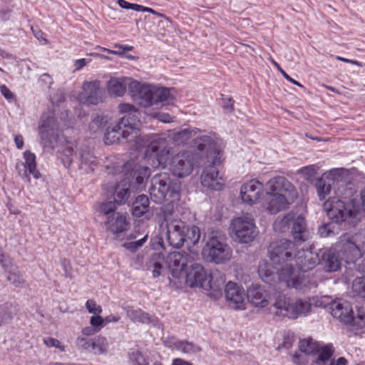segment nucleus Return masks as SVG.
Instances as JSON below:
<instances>
[{
    "label": "nucleus",
    "instance_id": "1",
    "mask_svg": "<svg viewBox=\"0 0 365 365\" xmlns=\"http://www.w3.org/2000/svg\"><path fill=\"white\" fill-rule=\"evenodd\" d=\"M356 190L352 183H341L335 190V196L324 202V209L332 222L346 223L356 227L361 216Z\"/></svg>",
    "mask_w": 365,
    "mask_h": 365
},
{
    "label": "nucleus",
    "instance_id": "2",
    "mask_svg": "<svg viewBox=\"0 0 365 365\" xmlns=\"http://www.w3.org/2000/svg\"><path fill=\"white\" fill-rule=\"evenodd\" d=\"M127 86L133 100L145 108L159 102L169 101L173 98L168 88L143 85L131 78H112L108 82L107 89L110 95L118 97L125 93Z\"/></svg>",
    "mask_w": 365,
    "mask_h": 365
},
{
    "label": "nucleus",
    "instance_id": "3",
    "mask_svg": "<svg viewBox=\"0 0 365 365\" xmlns=\"http://www.w3.org/2000/svg\"><path fill=\"white\" fill-rule=\"evenodd\" d=\"M118 109L124 115L106 128L103 140L107 145L118 143L121 139L132 141L140 135L141 123L138 110L129 103L120 104Z\"/></svg>",
    "mask_w": 365,
    "mask_h": 365
},
{
    "label": "nucleus",
    "instance_id": "4",
    "mask_svg": "<svg viewBox=\"0 0 365 365\" xmlns=\"http://www.w3.org/2000/svg\"><path fill=\"white\" fill-rule=\"evenodd\" d=\"M166 227L165 238L168 244L174 248L182 247L185 242L195 245L200 240L201 233L198 227L188 226L180 219L166 216L165 218Z\"/></svg>",
    "mask_w": 365,
    "mask_h": 365
},
{
    "label": "nucleus",
    "instance_id": "5",
    "mask_svg": "<svg viewBox=\"0 0 365 365\" xmlns=\"http://www.w3.org/2000/svg\"><path fill=\"white\" fill-rule=\"evenodd\" d=\"M300 354L296 353L294 355L293 361L299 365H307L309 362V356L318 354L312 362L316 365H325L331 359L334 349L331 345L319 346L317 341L312 339H303L299 344Z\"/></svg>",
    "mask_w": 365,
    "mask_h": 365
},
{
    "label": "nucleus",
    "instance_id": "6",
    "mask_svg": "<svg viewBox=\"0 0 365 365\" xmlns=\"http://www.w3.org/2000/svg\"><path fill=\"white\" fill-rule=\"evenodd\" d=\"M180 187L179 182H173L168 173L155 175L151 180L148 191L150 199L158 204L167 200V196H173Z\"/></svg>",
    "mask_w": 365,
    "mask_h": 365
},
{
    "label": "nucleus",
    "instance_id": "7",
    "mask_svg": "<svg viewBox=\"0 0 365 365\" xmlns=\"http://www.w3.org/2000/svg\"><path fill=\"white\" fill-rule=\"evenodd\" d=\"M230 230L232 238L242 244L252 242L257 233L255 220L248 213L232 220Z\"/></svg>",
    "mask_w": 365,
    "mask_h": 365
},
{
    "label": "nucleus",
    "instance_id": "8",
    "mask_svg": "<svg viewBox=\"0 0 365 365\" xmlns=\"http://www.w3.org/2000/svg\"><path fill=\"white\" fill-rule=\"evenodd\" d=\"M202 255L207 260L220 264L231 258L232 250L227 245L225 235L216 232L209 238L202 250Z\"/></svg>",
    "mask_w": 365,
    "mask_h": 365
},
{
    "label": "nucleus",
    "instance_id": "9",
    "mask_svg": "<svg viewBox=\"0 0 365 365\" xmlns=\"http://www.w3.org/2000/svg\"><path fill=\"white\" fill-rule=\"evenodd\" d=\"M331 315L341 322L350 324L356 329H363L365 327V314L359 312L354 316L351 304L343 299H337L329 304Z\"/></svg>",
    "mask_w": 365,
    "mask_h": 365
},
{
    "label": "nucleus",
    "instance_id": "10",
    "mask_svg": "<svg viewBox=\"0 0 365 365\" xmlns=\"http://www.w3.org/2000/svg\"><path fill=\"white\" fill-rule=\"evenodd\" d=\"M41 143L45 148L55 149L66 140L59 130V123L53 116L43 120L39 126Z\"/></svg>",
    "mask_w": 365,
    "mask_h": 365
},
{
    "label": "nucleus",
    "instance_id": "11",
    "mask_svg": "<svg viewBox=\"0 0 365 365\" xmlns=\"http://www.w3.org/2000/svg\"><path fill=\"white\" fill-rule=\"evenodd\" d=\"M280 281L284 282L287 287L294 288L305 292L315 283L311 282L305 272L294 269L291 265L286 264L277 272Z\"/></svg>",
    "mask_w": 365,
    "mask_h": 365
},
{
    "label": "nucleus",
    "instance_id": "12",
    "mask_svg": "<svg viewBox=\"0 0 365 365\" xmlns=\"http://www.w3.org/2000/svg\"><path fill=\"white\" fill-rule=\"evenodd\" d=\"M200 260V255L197 251H184L182 252L175 251L170 252L166 259V263L172 272L173 277L180 278V274L194 262Z\"/></svg>",
    "mask_w": 365,
    "mask_h": 365
},
{
    "label": "nucleus",
    "instance_id": "13",
    "mask_svg": "<svg viewBox=\"0 0 365 365\" xmlns=\"http://www.w3.org/2000/svg\"><path fill=\"white\" fill-rule=\"evenodd\" d=\"M194 146L201 152L206 153L207 162L222 163L223 153L220 140L215 135H205L194 140Z\"/></svg>",
    "mask_w": 365,
    "mask_h": 365
},
{
    "label": "nucleus",
    "instance_id": "14",
    "mask_svg": "<svg viewBox=\"0 0 365 365\" xmlns=\"http://www.w3.org/2000/svg\"><path fill=\"white\" fill-rule=\"evenodd\" d=\"M295 243L289 240L282 239L270 243L268 256L274 264H279L294 259L296 255Z\"/></svg>",
    "mask_w": 365,
    "mask_h": 365
},
{
    "label": "nucleus",
    "instance_id": "15",
    "mask_svg": "<svg viewBox=\"0 0 365 365\" xmlns=\"http://www.w3.org/2000/svg\"><path fill=\"white\" fill-rule=\"evenodd\" d=\"M194 168V155L188 150H182L174 155L169 163L171 173L183 178L190 175Z\"/></svg>",
    "mask_w": 365,
    "mask_h": 365
},
{
    "label": "nucleus",
    "instance_id": "16",
    "mask_svg": "<svg viewBox=\"0 0 365 365\" xmlns=\"http://www.w3.org/2000/svg\"><path fill=\"white\" fill-rule=\"evenodd\" d=\"M173 153V148L169 145L164 137L154 138L147 146L145 155L147 157H155L158 162V166L165 168L168 160Z\"/></svg>",
    "mask_w": 365,
    "mask_h": 365
},
{
    "label": "nucleus",
    "instance_id": "17",
    "mask_svg": "<svg viewBox=\"0 0 365 365\" xmlns=\"http://www.w3.org/2000/svg\"><path fill=\"white\" fill-rule=\"evenodd\" d=\"M82 91L78 95V100L87 105H98L104 101L105 92L101 87V81L94 80L85 81L82 84Z\"/></svg>",
    "mask_w": 365,
    "mask_h": 365
},
{
    "label": "nucleus",
    "instance_id": "18",
    "mask_svg": "<svg viewBox=\"0 0 365 365\" xmlns=\"http://www.w3.org/2000/svg\"><path fill=\"white\" fill-rule=\"evenodd\" d=\"M200 175V182L205 187L220 191L224 187L225 180L219 174L217 166L220 163H214L212 160L207 162Z\"/></svg>",
    "mask_w": 365,
    "mask_h": 365
},
{
    "label": "nucleus",
    "instance_id": "19",
    "mask_svg": "<svg viewBox=\"0 0 365 365\" xmlns=\"http://www.w3.org/2000/svg\"><path fill=\"white\" fill-rule=\"evenodd\" d=\"M208 275L209 274L200 263V260H195L186 273L185 282L190 287H197L207 289L210 287Z\"/></svg>",
    "mask_w": 365,
    "mask_h": 365
},
{
    "label": "nucleus",
    "instance_id": "20",
    "mask_svg": "<svg viewBox=\"0 0 365 365\" xmlns=\"http://www.w3.org/2000/svg\"><path fill=\"white\" fill-rule=\"evenodd\" d=\"M358 235L344 234L340 237L338 247L346 262H354L361 256Z\"/></svg>",
    "mask_w": 365,
    "mask_h": 365
},
{
    "label": "nucleus",
    "instance_id": "21",
    "mask_svg": "<svg viewBox=\"0 0 365 365\" xmlns=\"http://www.w3.org/2000/svg\"><path fill=\"white\" fill-rule=\"evenodd\" d=\"M267 190L294 201L298 197L294 185L283 176L271 178L267 183Z\"/></svg>",
    "mask_w": 365,
    "mask_h": 365
},
{
    "label": "nucleus",
    "instance_id": "22",
    "mask_svg": "<svg viewBox=\"0 0 365 365\" xmlns=\"http://www.w3.org/2000/svg\"><path fill=\"white\" fill-rule=\"evenodd\" d=\"M225 294L229 306L234 309H245L247 294L243 287L233 282H228L225 285Z\"/></svg>",
    "mask_w": 365,
    "mask_h": 365
},
{
    "label": "nucleus",
    "instance_id": "23",
    "mask_svg": "<svg viewBox=\"0 0 365 365\" xmlns=\"http://www.w3.org/2000/svg\"><path fill=\"white\" fill-rule=\"evenodd\" d=\"M264 185L258 180L252 179L244 183L240 189L242 200L249 205L255 204L264 194Z\"/></svg>",
    "mask_w": 365,
    "mask_h": 365
},
{
    "label": "nucleus",
    "instance_id": "24",
    "mask_svg": "<svg viewBox=\"0 0 365 365\" xmlns=\"http://www.w3.org/2000/svg\"><path fill=\"white\" fill-rule=\"evenodd\" d=\"M293 202L294 200L267 190L262 206L270 214H277L287 209Z\"/></svg>",
    "mask_w": 365,
    "mask_h": 365
},
{
    "label": "nucleus",
    "instance_id": "25",
    "mask_svg": "<svg viewBox=\"0 0 365 365\" xmlns=\"http://www.w3.org/2000/svg\"><path fill=\"white\" fill-rule=\"evenodd\" d=\"M25 162H19L16 165V169L19 175L30 181L29 174H32L35 179L41 178V173L36 169V156L30 151H26L24 154Z\"/></svg>",
    "mask_w": 365,
    "mask_h": 365
},
{
    "label": "nucleus",
    "instance_id": "26",
    "mask_svg": "<svg viewBox=\"0 0 365 365\" xmlns=\"http://www.w3.org/2000/svg\"><path fill=\"white\" fill-rule=\"evenodd\" d=\"M294 258L296 259V264L299 267V270L305 272L312 269L320 263L319 255L307 249L296 252Z\"/></svg>",
    "mask_w": 365,
    "mask_h": 365
},
{
    "label": "nucleus",
    "instance_id": "27",
    "mask_svg": "<svg viewBox=\"0 0 365 365\" xmlns=\"http://www.w3.org/2000/svg\"><path fill=\"white\" fill-rule=\"evenodd\" d=\"M0 264L5 269L7 274V280L16 287H22L25 283V279L19 271L17 266L13 264L4 255H0Z\"/></svg>",
    "mask_w": 365,
    "mask_h": 365
},
{
    "label": "nucleus",
    "instance_id": "28",
    "mask_svg": "<svg viewBox=\"0 0 365 365\" xmlns=\"http://www.w3.org/2000/svg\"><path fill=\"white\" fill-rule=\"evenodd\" d=\"M107 230L113 234H118L128 230L129 222L126 215L120 212L113 213L105 221Z\"/></svg>",
    "mask_w": 365,
    "mask_h": 365
},
{
    "label": "nucleus",
    "instance_id": "29",
    "mask_svg": "<svg viewBox=\"0 0 365 365\" xmlns=\"http://www.w3.org/2000/svg\"><path fill=\"white\" fill-rule=\"evenodd\" d=\"M150 174V168L147 166H139L134 170L133 175L130 180L126 176L128 185L133 192L143 190L145 187V182Z\"/></svg>",
    "mask_w": 365,
    "mask_h": 365
},
{
    "label": "nucleus",
    "instance_id": "30",
    "mask_svg": "<svg viewBox=\"0 0 365 365\" xmlns=\"http://www.w3.org/2000/svg\"><path fill=\"white\" fill-rule=\"evenodd\" d=\"M336 173V170L329 173H324L321 178L317 180L315 187L320 200H324L330 194L331 187L335 182V176Z\"/></svg>",
    "mask_w": 365,
    "mask_h": 365
},
{
    "label": "nucleus",
    "instance_id": "31",
    "mask_svg": "<svg viewBox=\"0 0 365 365\" xmlns=\"http://www.w3.org/2000/svg\"><path fill=\"white\" fill-rule=\"evenodd\" d=\"M291 233L295 241L304 242L309 237L305 219L302 215L295 217L292 215L291 221Z\"/></svg>",
    "mask_w": 365,
    "mask_h": 365
},
{
    "label": "nucleus",
    "instance_id": "32",
    "mask_svg": "<svg viewBox=\"0 0 365 365\" xmlns=\"http://www.w3.org/2000/svg\"><path fill=\"white\" fill-rule=\"evenodd\" d=\"M267 293L259 286H252L247 293V300L257 307H265L268 305Z\"/></svg>",
    "mask_w": 365,
    "mask_h": 365
},
{
    "label": "nucleus",
    "instance_id": "33",
    "mask_svg": "<svg viewBox=\"0 0 365 365\" xmlns=\"http://www.w3.org/2000/svg\"><path fill=\"white\" fill-rule=\"evenodd\" d=\"M165 257L161 253H154L145 264L146 269L152 272L153 277H159L163 271Z\"/></svg>",
    "mask_w": 365,
    "mask_h": 365
},
{
    "label": "nucleus",
    "instance_id": "34",
    "mask_svg": "<svg viewBox=\"0 0 365 365\" xmlns=\"http://www.w3.org/2000/svg\"><path fill=\"white\" fill-rule=\"evenodd\" d=\"M320 262L327 272H335L340 267L341 261L334 250H329L322 252Z\"/></svg>",
    "mask_w": 365,
    "mask_h": 365
},
{
    "label": "nucleus",
    "instance_id": "35",
    "mask_svg": "<svg viewBox=\"0 0 365 365\" xmlns=\"http://www.w3.org/2000/svg\"><path fill=\"white\" fill-rule=\"evenodd\" d=\"M311 307L312 304L307 300L299 299L295 302H292L289 313V318L295 319L299 316H306L310 312Z\"/></svg>",
    "mask_w": 365,
    "mask_h": 365
},
{
    "label": "nucleus",
    "instance_id": "36",
    "mask_svg": "<svg viewBox=\"0 0 365 365\" xmlns=\"http://www.w3.org/2000/svg\"><path fill=\"white\" fill-rule=\"evenodd\" d=\"M132 192L130 187L128 185L127 178L123 179L115 187L114 202L118 204L125 203Z\"/></svg>",
    "mask_w": 365,
    "mask_h": 365
},
{
    "label": "nucleus",
    "instance_id": "37",
    "mask_svg": "<svg viewBox=\"0 0 365 365\" xmlns=\"http://www.w3.org/2000/svg\"><path fill=\"white\" fill-rule=\"evenodd\" d=\"M76 148V143L75 141H66L65 148L61 153V159L63 165L68 168L71 165L73 159L77 157V153L75 152Z\"/></svg>",
    "mask_w": 365,
    "mask_h": 365
},
{
    "label": "nucleus",
    "instance_id": "38",
    "mask_svg": "<svg viewBox=\"0 0 365 365\" xmlns=\"http://www.w3.org/2000/svg\"><path fill=\"white\" fill-rule=\"evenodd\" d=\"M292 302L290 298L287 297L286 295H278L274 304V307L277 309L276 315L289 318Z\"/></svg>",
    "mask_w": 365,
    "mask_h": 365
},
{
    "label": "nucleus",
    "instance_id": "39",
    "mask_svg": "<svg viewBox=\"0 0 365 365\" xmlns=\"http://www.w3.org/2000/svg\"><path fill=\"white\" fill-rule=\"evenodd\" d=\"M90 353L96 355L106 354L108 353V341L106 337L103 336H96L92 338L91 341Z\"/></svg>",
    "mask_w": 365,
    "mask_h": 365
},
{
    "label": "nucleus",
    "instance_id": "40",
    "mask_svg": "<svg viewBox=\"0 0 365 365\" xmlns=\"http://www.w3.org/2000/svg\"><path fill=\"white\" fill-rule=\"evenodd\" d=\"M168 346L180 351L185 354H195L201 351V348L192 342L187 341H177L173 342V345L168 344Z\"/></svg>",
    "mask_w": 365,
    "mask_h": 365
},
{
    "label": "nucleus",
    "instance_id": "41",
    "mask_svg": "<svg viewBox=\"0 0 365 365\" xmlns=\"http://www.w3.org/2000/svg\"><path fill=\"white\" fill-rule=\"evenodd\" d=\"M149 199L145 195H138L133 204L132 213L135 217H141L148 211Z\"/></svg>",
    "mask_w": 365,
    "mask_h": 365
},
{
    "label": "nucleus",
    "instance_id": "42",
    "mask_svg": "<svg viewBox=\"0 0 365 365\" xmlns=\"http://www.w3.org/2000/svg\"><path fill=\"white\" fill-rule=\"evenodd\" d=\"M208 280L210 287H209L207 290L212 289L213 291L217 292L222 289L225 284L226 279L225 274L222 272L216 270L209 274Z\"/></svg>",
    "mask_w": 365,
    "mask_h": 365
},
{
    "label": "nucleus",
    "instance_id": "43",
    "mask_svg": "<svg viewBox=\"0 0 365 365\" xmlns=\"http://www.w3.org/2000/svg\"><path fill=\"white\" fill-rule=\"evenodd\" d=\"M108 123V118L105 115H96L88 125L91 133L96 134L102 132L103 127Z\"/></svg>",
    "mask_w": 365,
    "mask_h": 365
},
{
    "label": "nucleus",
    "instance_id": "44",
    "mask_svg": "<svg viewBox=\"0 0 365 365\" xmlns=\"http://www.w3.org/2000/svg\"><path fill=\"white\" fill-rule=\"evenodd\" d=\"M197 130L185 128L175 133L173 136V140L177 145H182L187 143L191 138L197 133Z\"/></svg>",
    "mask_w": 365,
    "mask_h": 365
},
{
    "label": "nucleus",
    "instance_id": "45",
    "mask_svg": "<svg viewBox=\"0 0 365 365\" xmlns=\"http://www.w3.org/2000/svg\"><path fill=\"white\" fill-rule=\"evenodd\" d=\"M15 308L11 303L0 305V326L9 322L14 317Z\"/></svg>",
    "mask_w": 365,
    "mask_h": 365
},
{
    "label": "nucleus",
    "instance_id": "46",
    "mask_svg": "<svg viewBox=\"0 0 365 365\" xmlns=\"http://www.w3.org/2000/svg\"><path fill=\"white\" fill-rule=\"evenodd\" d=\"M293 213H288L282 218H278L274 222V229L279 232H285L291 228V221Z\"/></svg>",
    "mask_w": 365,
    "mask_h": 365
},
{
    "label": "nucleus",
    "instance_id": "47",
    "mask_svg": "<svg viewBox=\"0 0 365 365\" xmlns=\"http://www.w3.org/2000/svg\"><path fill=\"white\" fill-rule=\"evenodd\" d=\"M127 316L133 322L139 323H148L150 322V317L148 314L141 309H128L127 311Z\"/></svg>",
    "mask_w": 365,
    "mask_h": 365
},
{
    "label": "nucleus",
    "instance_id": "48",
    "mask_svg": "<svg viewBox=\"0 0 365 365\" xmlns=\"http://www.w3.org/2000/svg\"><path fill=\"white\" fill-rule=\"evenodd\" d=\"M78 156L81 161V168H83V165H91L95 161L93 153L87 146L81 148Z\"/></svg>",
    "mask_w": 365,
    "mask_h": 365
},
{
    "label": "nucleus",
    "instance_id": "49",
    "mask_svg": "<svg viewBox=\"0 0 365 365\" xmlns=\"http://www.w3.org/2000/svg\"><path fill=\"white\" fill-rule=\"evenodd\" d=\"M128 358L131 365H149L148 359L138 350H131L128 353Z\"/></svg>",
    "mask_w": 365,
    "mask_h": 365
},
{
    "label": "nucleus",
    "instance_id": "50",
    "mask_svg": "<svg viewBox=\"0 0 365 365\" xmlns=\"http://www.w3.org/2000/svg\"><path fill=\"white\" fill-rule=\"evenodd\" d=\"M352 289L356 294L365 298V276L356 277L353 282Z\"/></svg>",
    "mask_w": 365,
    "mask_h": 365
},
{
    "label": "nucleus",
    "instance_id": "51",
    "mask_svg": "<svg viewBox=\"0 0 365 365\" xmlns=\"http://www.w3.org/2000/svg\"><path fill=\"white\" fill-rule=\"evenodd\" d=\"M114 201H109L106 202H103L100 205L98 211L106 216V219L109 217V215H113V213H117L115 212L116 206Z\"/></svg>",
    "mask_w": 365,
    "mask_h": 365
},
{
    "label": "nucleus",
    "instance_id": "52",
    "mask_svg": "<svg viewBox=\"0 0 365 365\" xmlns=\"http://www.w3.org/2000/svg\"><path fill=\"white\" fill-rule=\"evenodd\" d=\"M148 235H145L143 238L138 240L134 242H125L123 244V247L130 250L132 252L137 251L140 247H141L145 242L147 241Z\"/></svg>",
    "mask_w": 365,
    "mask_h": 365
},
{
    "label": "nucleus",
    "instance_id": "53",
    "mask_svg": "<svg viewBox=\"0 0 365 365\" xmlns=\"http://www.w3.org/2000/svg\"><path fill=\"white\" fill-rule=\"evenodd\" d=\"M91 341H92V338L78 336L76 340V345L78 349L89 352L91 345Z\"/></svg>",
    "mask_w": 365,
    "mask_h": 365
},
{
    "label": "nucleus",
    "instance_id": "54",
    "mask_svg": "<svg viewBox=\"0 0 365 365\" xmlns=\"http://www.w3.org/2000/svg\"><path fill=\"white\" fill-rule=\"evenodd\" d=\"M90 324L95 328L97 331H99L103 327L106 326L104 318L100 314H95L90 319Z\"/></svg>",
    "mask_w": 365,
    "mask_h": 365
},
{
    "label": "nucleus",
    "instance_id": "55",
    "mask_svg": "<svg viewBox=\"0 0 365 365\" xmlns=\"http://www.w3.org/2000/svg\"><path fill=\"white\" fill-rule=\"evenodd\" d=\"M304 178L307 180H312L316 174V170L313 165L305 166L299 170Z\"/></svg>",
    "mask_w": 365,
    "mask_h": 365
},
{
    "label": "nucleus",
    "instance_id": "56",
    "mask_svg": "<svg viewBox=\"0 0 365 365\" xmlns=\"http://www.w3.org/2000/svg\"><path fill=\"white\" fill-rule=\"evenodd\" d=\"M86 307L88 312L91 314H101L103 309L100 305H98L93 299H88L86 303Z\"/></svg>",
    "mask_w": 365,
    "mask_h": 365
},
{
    "label": "nucleus",
    "instance_id": "57",
    "mask_svg": "<svg viewBox=\"0 0 365 365\" xmlns=\"http://www.w3.org/2000/svg\"><path fill=\"white\" fill-rule=\"evenodd\" d=\"M43 343L48 347L58 348L61 351H65V346L61 344L60 341L52 337H46L43 339Z\"/></svg>",
    "mask_w": 365,
    "mask_h": 365
},
{
    "label": "nucleus",
    "instance_id": "58",
    "mask_svg": "<svg viewBox=\"0 0 365 365\" xmlns=\"http://www.w3.org/2000/svg\"><path fill=\"white\" fill-rule=\"evenodd\" d=\"M271 62L273 63V65L279 71V72L282 73V75L283 76V77L287 80L288 81H289L290 83L296 85L297 86H299V87H301V88H303V86L298 81H295L294 79H293L292 77H290L287 73H286L282 68L281 66L275 61H274L273 59H271Z\"/></svg>",
    "mask_w": 365,
    "mask_h": 365
},
{
    "label": "nucleus",
    "instance_id": "59",
    "mask_svg": "<svg viewBox=\"0 0 365 365\" xmlns=\"http://www.w3.org/2000/svg\"><path fill=\"white\" fill-rule=\"evenodd\" d=\"M331 233H333V230L331 223L324 224L318 229V234L322 237H327Z\"/></svg>",
    "mask_w": 365,
    "mask_h": 365
},
{
    "label": "nucleus",
    "instance_id": "60",
    "mask_svg": "<svg viewBox=\"0 0 365 365\" xmlns=\"http://www.w3.org/2000/svg\"><path fill=\"white\" fill-rule=\"evenodd\" d=\"M118 4L123 9H133L136 11H138L140 7V4H131L125 0H118Z\"/></svg>",
    "mask_w": 365,
    "mask_h": 365
},
{
    "label": "nucleus",
    "instance_id": "61",
    "mask_svg": "<svg viewBox=\"0 0 365 365\" xmlns=\"http://www.w3.org/2000/svg\"><path fill=\"white\" fill-rule=\"evenodd\" d=\"M259 274L263 280H266L265 278L269 277L272 274V272L267 268L266 264H260L258 269Z\"/></svg>",
    "mask_w": 365,
    "mask_h": 365
},
{
    "label": "nucleus",
    "instance_id": "62",
    "mask_svg": "<svg viewBox=\"0 0 365 365\" xmlns=\"http://www.w3.org/2000/svg\"><path fill=\"white\" fill-rule=\"evenodd\" d=\"M360 203L359 209L361 210V216L360 218V222L365 218V190H362L360 194Z\"/></svg>",
    "mask_w": 365,
    "mask_h": 365
},
{
    "label": "nucleus",
    "instance_id": "63",
    "mask_svg": "<svg viewBox=\"0 0 365 365\" xmlns=\"http://www.w3.org/2000/svg\"><path fill=\"white\" fill-rule=\"evenodd\" d=\"M234 100L231 98H223V108L229 113H231L234 110Z\"/></svg>",
    "mask_w": 365,
    "mask_h": 365
},
{
    "label": "nucleus",
    "instance_id": "64",
    "mask_svg": "<svg viewBox=\"0 0 365 365\" xmlns=\"http://www.w3.org/2000/svg\"><path fill=\"white\" fill-rule=\"evenodd\" d=\"M0 91L8 101H11L14 98L13 93L5 85L0 86Z\"/></svg>",
    "mask_w": 365,
    "mask_h": 365
}]
</instances>
